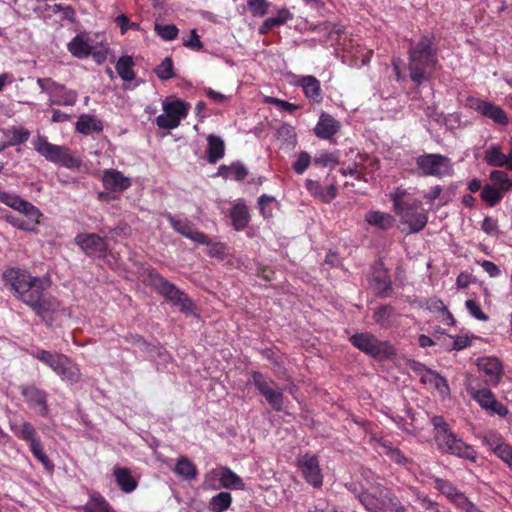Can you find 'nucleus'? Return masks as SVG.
Instances as JSON below:
<instances>
[{"instance_id":"18","label":"nucleus","mask_w":512,"mask_h":512,"mask_svg":"<svg viewBox=\"0 0 512 512\" xmlns=\"http://www.w3.org/2000/svg\"><path fill=\"white\" fill-rule=\"evenodd\" d=\"M102 182L103 186L112 192H122L131 186V180L115 169L105 170Z\"/></svg>"},{"instance_id":"17","label":"nucleus","mask_w":512,"mask_h":512,"mask_svg":"<svg viewBox=\"0 0 512 512\" xmlns=\"http://www.w3.org/2000/svg\"><path fill=\"white\" fill-rule=\"evenodd\" d=\"M477 367L489 378L487 383L497 385L503 375V368L500 361L495 357H482L477 360Z\"/></svg>"},{"instance_id":"11","label":"nucleus","mask_w":512,"mask_h":512,"mask_svg":"<svg viewBox=\"0 0 512 512\" xmlns=\"http://www.w3.org/2000/svg\"><path fill=\"white\" fill-rule=\"evenodd\" d=\"M75 243L87 256L105 257L108 250L106 238L96 233H80L75 237Z\"/></svg>"},{"instance_id":"15","label":"nucleus","mask_w":512,"mask_h":512,"mask_svg":"<svg viewBox=\"0 0 512 512\" xmlns=\"http://www.w3.org/2000/svg\"><path fill=\"white\" fill-rule=\"evenodd\" d=\"M0 202L35 220L41 215L37 207L16 194L0 191Z\"/></svg>"},{"instance_id":"54","label":"nucleus","mask_w":512,"mask_h":512,"mask_svg":"<svg viewBox=\"0 0 512 512\" xmlns=\"http://www.w3.org/2000/svg\"><path fill=\"white\" fill-rule=\"evenodd\" d=\"M264 397L275 411L283 409V394L281 391L272 390Z\"/></svg>"},{"instance_id":"30","label":"nucleus","mask_w":512,"mask_h":512,"mask_svg":"<svg viewBox=\"0 0 512 512\" xmlns=\"http://www.w3.org/2000/svg\"><path fill=\"white\" fill-rule=\"evenodd\" d=\"M484 161L493 167H504L508 163V158L502 152L499 145H491L486 151Z\"/></svg>"},{"instance_id":"26","label":"nucleus","mask_w":512,"mask_h":512,"mask_svg":"<svg viewBox=\"0 0 512 512\" xmlns=\"http://www.w3.org/2000/svg\"><path fill=\"white\" fill-rule=\"evenodd\" d=\"M114 476L117 485L125 493L134 491L137 487V481L131 475L128 468L116 467L114 469Z\"/></svg>"},{"instance_id":"21","label":"nucleus","mask_w":512,"mask_h":512,"mask_svg":"<svg viewBox=\"0 0 512 512\" xmlns=\"http://www.w3.org/2000/svg\"><path fill=\"white\" fill-rule=\"evenodd\" d=\"M340 129V123L327 113H322L319 121L314 128L317 137L321 139H330Z\"/></svg>"},{"instance_id":"58","label":"nucleus","mask_w":512,"mask_h":512,"mask_svg":"<svg viewBox=\"0 0 512 512\" xmlns=\"http://www.w3.org/2000/svg\"><path fill=\"white\" fill-rule=\"evenodd\" d=\"M124 339L127 343L140 346L147 352L151 351V345L141 335L129 333Z\"/></svg>"},{"instance_id":"48","label":"nucleus","mask_w":512,"mask_h":512,"mask_svg":"<svg viewBox=\"0 0 512 512\" xmlns=\"http://www.w3.org/2000/svg\"><path fill=\"white\" fill-rule=\"evenodd\" d=\"M435 487L444 495H446L450 500L454 497L455 494L459 492V490L449 481L435 478L434 479Z\"/></svg>"},{"instance_id":"33","label":"nucleus","mask_w":512,"mask_h":512,"mask_svg":"<svg viewBox=\"0 0 512 512\" xmlns=\"http://www.w3.org/2000/svg\"><path fill=\"white\" fill-rule=\"evenodd\" d=\"M84 512H113L109 503L100 494L91 495L89 501L83 506Z\"/></svg>"},{"instance_id":"64","label":"nucleus","mask_w":512,"mask_h":512,"mask_svg":"<svg viewBox=\"0 0 512 512\" xmlns=\"http://www.w3.org/2000/svg\"><path fill=\"white\" fill-rule=\"evenodd\" d=\"M386 454L390 457L391 460L398 464H405L408 462V459L398 448L387 447Z\"/></svg>"},{"instance_id":"41","label":"nucleus","mask_w":512,"mask_h":512,"mask_svg":"<svg viewBox=\"0 0 512 512\" xmlns=\"http://www.w3.org/2000/svg\"><path fill=\"white\" fill-rule=\"evenodd\" d=\"M30 449L34 457L44 466L47 471L52 472L54 470L55 465L44 453L43 446L40 441L34 442L32 446H30Z\"/></svg>"},{"instance_id":"61","label":"nucleus","mask_w":512,"mask_h":512,"mask_svg":"<svg viewBox=\"0 0 512 512\" xmlns=\"http://www.w3.org/2000/svg\"><path fill=\"white\" fill-rule=\"evenodd\" d=\"M337 187L334 184L329 185L326 190L315 191L325 203L331 202L337 196Z\"/></svg>"},{"instance_id":"56","label":"nucleus","mask_w":512,"mask_h":512,"mask_svg":"<svg viewBox=\"0 0 512 512\" xmlns=\"http://www.w3.org/2000/svg\"><path fill=\"white\" fill-rule=\"evenodd\" d=\"M407 195L406 190L401 188H396L395 191L391 194V200L393 202L394 211H398L399 209L406 206L408 200H404V197Z\"/></svg>"},{"instance_id":"43","label":"nucleus","mask_w":512,"mask_h":512,"mask_svg":"<svg viewBox=\"0 0 512 512\" xmlns=\"http://www.w3.org/2000/svg\"><path fill=\"white\" fill-rule=\"evenodd\" d=\"M393 307L390 305H382L373 313V319L381 327H387L390 324V317L393 314Z\"/></svg>"},{"instance_id":"39","label":"nucleus","mask_w":512,"mask_h":512,"mask_svg":"<svg viewBox=\"0 0 512 512\" xmlns=\"http://www.w3.org/2000/svg\"><path fill=\"white\" fill-rule=\"evenodd\" d=\"M252 381L257 390L261 395L265 396L269 392H271L274 386H276L275 382L271 379L266 378L261 372L254 371L252 373Z\"/></svg>"},{"instance_id":"37","label":"nucleus","mask_w":512,"mask_h":512,"mask_svg":"<svg viewBox=\"0 0 512 512\" xmlns=\"http://www.w3.org/2000/svg\"><path fill=\"white\" fill-rule=\"evenodd\" d=\"M189 105L181 100L164 103L163 110L166 114L177 117L179 122L186 117Z\"/></svg>"},{"instance_id":"22","label":"nucleus","mask_w":512,"mask_h":512,"mask_svg":"<svg viewBox=\"0 0 512 512\" xmlns=\"http://www.w3.org/2000/svg\"><path fill=\"white\" fill-rule=\"evenodd\" d=\"M476 110L483 116L492 119L495 123L500 125H507L508 118L505 111L497 105L488 101H481L476 107Z\"/></svg>"},{"instance_id":"62","label":"nucleus","mask_w":512,"mask_h":512,"mask_svg":"<svg viewBox=\"0 0 512 512\" xmlns=\"http://www.w3.org/2000/svg\"><path fill=\"white\" fill-rule=\"evenodd\" d=\"M208 248V255L212 257H216L219 259H224L226 255L225 246L222 243H212L210 241V244L207 245Z\"/></svg>"},{"instance_id":"10","label":"nucleus","mask_w":512,"mask_h":512,"mask_svg":"<svg viewBox=\"0 0 512 512\" xmlns=\"http://www.w3.org/2000/svg\"><path fill=\"white\" fill-rule=\"evenodd\" d=\"M403 224L409 228V233L421 231L427 224L428 215L418 199H409L406 206L395 212Z\"/></svg>"},{"instance_id":"7","label":"nucleus","mask_w":512,"mask_h":512,"mask_svg":"<svg viewBox=\"0 0 512 512\" xmlns=\"http://www.w3.org/2000/svg\"><path fill=\"white\" fill-rule=\"evenodd\" d=\"M34 357L49 366L63 381L74 384L81 380L82 373L78 364L64 354L40 349Z\"/></svg>"},{"instance_id":"1","label":"nucleus","mask_w":512,"mask_h":512,"mask_svg":"<svg viewBox=\"0 0 512 512\" xmlns=\"http://www.w3.org/2000/svg\"><path fill=\"white\" fill-rule=\"evenodd\" d=\"M3 278L14 295L29 306L37 316L48 325L54 321V315L64 311L61 303L53 296L44 293V282L39 277L18 268L4 272Z\"/></svg>"},{"instance_id":"31","label":"nucleus","mask_w":512,"mask_h":512,"mask_svg":"<svg viewBox=\"0 0 512 512\" xmlns=\"http://www.w3.org/2000/svg\"><path fill=\"white\" fill-rule=\"evenodd\" d=\"M365 220L372 226H375L382 230H387L392 227L393 218L392 216L380 212V211H369L365 215Z\"/></svg>"},{"instance_id":"35","label":"nucleus","mask_w":512,"mask_h":512,"mask_svg":"<svg viewBox=\"0 0 512 512\" xmlns=\"http://www.w3.org/2000/svg\"><path fill=\"white\" fill-rule=\"evenodd\" d=\"M8 146H16L26 142L30 137V131L23 127H13L5 131Z\"/></svg>"},{"instance_id":"25","label":"nucleus","mask_w":512,"mask_h":512,"mask_svg":"<svg viewBox=\"0 0 512 512\" xmlns=\"http://www.w3.org/2000/svg\"><path fill=\"white\" fill-rule=\"evenodd\" d=\"M207 158L209 163H216L218 160L224 157L225 144L224 141L216 135H208L207 137Z\"/></svg>"},{"instance_id":"12","label":"nucleus","mask_w":512,"mask_h":512,"mask_svg":"<svg viewBox=\"0 0 512 512\" xmlns=\"http://www.w3.org/2000/svg\"><path fill=\"white\" fill-rule=\"evenodd\" d=\"M467 391L483 409L489 410L492 414H497L501 417H505L508 415L509 411L507 407L500 403L499 401H497L490 390L475 389L469 385L467 386Z\"/></svg>"},{"instance_id":"5","label":"nucleus","mask_w":512,"mask_h":512,"mask_svg":"<svg viewBox=\"0 0 512 512\" xmlns=\"http://www.w3.org/2000/svg\"><path fill=\"white\" fill-rule=\"evenodd\" d=\"M34 149L47 161L69 169H79L82 159L68 147L50 143L46 137L38 136L33 141Z\"/></svg>"},{"instance_id":"45","label":"nucleus","mask_w":512,"mask_h":512,"mask_svg":"<svg viewBox=\"0 0 512 512\" xmlns=\"http://www.w3.org/2000/svg\"><path fill=\"white\" fill-rule=\"evenodd\" d=\"M313 162L315 165H318L320 167H329L331 169L336 167L339 163L338 155L337 153L334 152L322 153L318 157H315Z\"/></svg>"},{"instance_id":"3","label":"nucleus","mask_w":512,"mask_h":512,"mask_svg":"<svg viewBox=\"0 0 512 512\" xmlns=\"http://www.w3.org/2000/svg\"><path fill=\"white\" fill-rule=\"evenodd\" d=\"M358 499L369 512H407L408 510L390 488L375 479L365 480L364 489L358 495Z\"/></svg>"},{"instance_id":"50","label":"nucleus","mask_w":512,"mask_h":512,"mask_svg":"<svg viewBox=\"0 0 512 512\" xmlns=\"http://www.w3.org/2000/svg\"><path fill=\"white\" fill-rule=\"evenodd\" d=\"M247 5L255 16H264L268 13L269 3L266 0H248Z\"/></svg>"},{"instance_id":"44","label":"nucleus","mask_w":512,"mask_h":512,"mask_svg":"<svg viewBox=\"0 0 512 512\" xmlns=\"http://www.w3.org/2000/svg\"><path fill=\"white\" fill-rule=\"evenodd\" d=\"M155 73L162 80H168L175 76L173 71V62L170 57L164 58L160 65L155 69Z\"/></svg>"},{"instance_id":"59","label":"nucleus","mask_w":512,"mask_h":512,"mask_svg":"<svg viewBox=\"0 0 512 512\" xmlns=\"http://www.w3.org/2000/svg\"><path fill=\"white\" fill-rule=\"evenodd\" d=\"M183 45L196 51H200L203 48V43L200 41L196 29L191 30V37L189 39H185L183 41Z\"/></svg>"},{"instance_id":"19","label":"nucleus","mask_w":512,"mask_h":512,"mask_svg":"<svg viewBox=\"0 0 512 512\" xmlns=\"http://www.w3.org/2000/svg\"><path fill=\"white\" fill-rule=\"evenodd\" d=\"M298 86H300L303 89L305 97L311 102V103H321L323 96H322V90L320 81L312 76H302L298 79L297 83Z\"/></svg>"},{"instance_id":"6","label":"nucleus","mask_w":512,"mask_h":512,"mask_svg":"<svg viewBox=\"0 0 512 512\" xmlns=\"http://www.w3.org/2000/svg\"><path fill=\"white\" fill-rule=\"evenodd\" d=\"M148 280L151 286L167 301L178 306L181 312L192 313L194 303L188 295L175 284L169 282L155 270L148 271Z\"/></svg>"},{"instance_id":"32","label":"nucleus","mask_w":512,"mask_h":512,"mask_svg":"<svg viewBox=\"0 0 512 512\" xmlns=\"http://www.w3.org/2000/svg\"><path fill=\"white\" fill-rule=\"evenodd\" d=\"M219 481L223 488L236 490L244 488L243 480L236 473H234L227 467L222 468V473L219 478Z\"/></svg>"},{"instance_id":"2","label":"nucleus","mask_w":512,"mask_h":512,"mask_svg":"<svg viewBox=\"0 0 512 512\" xmlns=\"http://www.w3.org/2000/svg\"><path fill=\"white\" fill-rule=\"evenodd\" d=\"M433 41V36L424 35L417 44H410L408 69L411 80L417 85L429 81L435 70L437 53Z\"/></svg>"},{"instance_id":"40","label":"nucleus","mask_w":512,"mask_h":512,"mask_svg":"<svg viewBox=\"0 0 512 512\" xmlns=\"http://www.w3.org/2000/svg\"><path fill=\"white\" fill-rule=\"evenodd\" d=\"M501 190L492 185L486 184L481 191V199L487 203L488 206L493 207L502 198Z\"/></svg>"},{"instance_id":"47","label":"nucleus","mask_w":512,"mask_h":512,"mask_svg":"<svg viewBox=\"0 0 512 512\" xmlns=\"http://www.w3.org/2000/svg\"><path fill=\"white\" fill-rule=\"evenodd\" d=\"M17 436L22 440L29 442L30 446H32L34 442H39V440L36 438V430L29 422H24L22 424L20 431L17 433Z\"/></svg>"},{"instance_id":"42","label":"nucleus","mask_w":512,"mask_h":512,"mask_svg":"<svg viewBox=\"0 0 512 512\" xmlns=\"http://www.w3.org/2000/svg\"><path fill=\"white\" fill-rule=\"evenodd\" d=\"M490 180L499 187L502 192L509 191L512 187V181L508 174L501 170H494L490 173Z\"/></svg>"},{"instance_id":"23","label":"nucleus","mask_w":512,"mask_h":512,"mask_svg":"<svg viewBox=\"0 0 512 512\" xmlns=\"http://www.w3.org/2000/svg\"><path fill=\"white\" fill-rule=\"evenodd\" d=\"M49 91L51 97H58V91H64L65 97L64 99H53L52 103L57 105H66L71 106L74 105L77 101V93L73 90L67 89L63 84L57 83L50 78V82H48Z\"/></svg>"},{"instance_id":"34","label":"nucleus","mask_w":512,"mask_h":512,"mask_svg":"<svg viewBox=\"0 0 512 512\" xmlns=\"http://www.w3.org/2000/svg\"><path fill=\"white\" fill-rule=\"evenodd\" d=\"M133 59L131 56H122L116 63V71L124 81H132L135 78L133 71Z\"/></svg>"},{"instance_id":"46","label":"nucleus","mask_w":512,"mask_h":512,"mask_svg":"<svg viewBox=\"0 0 512 512\" xmlns=\"http://www.w3.org/2000/svg\"><path fill=\"white\" fill-rule=\"evenodd\" d=\"M154 29L164 40H174L178 36V28L174 24L161 25L156 23Z\"/></svg>"},{"instance_id":"24","label":"nucleus","mask_w":512,"mask_h":512,"mask_svg":"<svg viewBox=\"0 0 512 512\" xmlns=\"http://www.w3.org/2000/svg\"><path fill=\"white\" fill-rule=\"evenodd\" d=\"M173 471L176 475L187 481L196 479L198 475L197 467L186 456L178 458Z\"/></svg>"},{"instance_id":"55","label":"nucleus","mask_w":512,"mask_h":512,"mask_svg":"<svg viewBox=\"0 0 512 512\" xmlns=\"http://www.w3.org/2000/svg\"><path fill=\"white\" fill-rule=\"evenodd\" d=\"M311 157L309 153L303 151L298 155L297 160L293 164V169L297 174H302L310 165Z\"/></svg>"},{"instance_id":"20","label":"nucleus","mask_w":512,"mask_h":512,"mask_svg":"<svg viewBox=\"0 0 512 512\" xmlns=\"http://www.w3.org/2000/svg\"><path fill=\"white\" fill-rule=\"evenodd\" d=\"M371 285L379 296H385L391 289L390 276L382 262L378 263L374 268Z\"/></svg>"},{"instance_id":"29","label":"nucleus","mask_w":512,"mask_h":512,"mask_svg":"<svg viewBox=\"0 0 512 512\" xmlns=\"http://www.w3.org/2000/svg\"><path fill=\"white\" fill-rule=\"evenodd\" d=\"M233 227L240 231L247 227L249 223V213L246 205L236 204L230 213Z\"/></svg>"},{"instance_id":"28","label":"nucleus","mask_w":512,"mask_h":512,"mask_svg":"<svg viewBox=\"0 0 512 512\" xmlns=\"http://www.w3.org/2000/svg\"><path fill=\"white\" fill-rule=\"evenodd\" d=\"M69 52L77 58H86L92 53V47L82 35H76L68 44Z\"/></svg>"},{"instance_id":"53","label":"nucleus","mask_w":512,"mask_h":512,"mask_svg":"<svg viewBox=\"0 0 512 512\" xmlns=\"http://www.w3.org/2000/svg\"><path fill=\"white\" fill-rule=\"evenodd\" d=\"M274 201L275 197L268 196L266 194H263L258 198L259 209L264 218L272 217L273 212L272 209L269 207V204H271Z\"/></svg>"},{"instance_id":"60","label":"nucleus","mask_w":512,"mask_h":512,"mask_svg":"<svg viewBox=\"0 0 512 512\" xmlns=\"http://www.w3.org/2000/svg\"><path fill=\"white\" fill-rule=\"evenodd\" d=\"M482 230L488 235H497L499 233L497 221L489 216L485 217L482 222Z\"/></svg>"},{"instance_id":"36","label":"nucleus","mask_w":512,"mask_h":512,"mask_svg":"<svg viewBox=\"0 0 512 512\" xmlns=\"http://www.w3.org/2000/svg\"><path fill=\"white\" fill-rule=\"evenodd\" d=\"M232 503V496L229 492H220L213 496L209 502L211 512H224Z\"/></svg>"},{"instance_id":"27","label":"nucleus","mask_w":512,"mask_h":512,"mask_svg":"<svg viewBox=\"0 0 512 512\" xmlns=\"http://www.w3.org/2000/svg\"><path fill=\"white\" fill-rule=\"evenodd\" d=\"M76 130L85 135H89L93 132H100L103 130L101 121L97 120L92 115H81L76 122Z\"/></svg>"},{"instance_id":"52","label":"nucleus","mask_w":512,"mask_h":512,"mask_svg":"<svg viewBox=\"0 0 512 512\" xmlns=\"http://www.w3.org/2000/svg\"><path fill=\"white\" fill-rule=\"evenodd\" d=\"M264 103L273 104V105L277 106L279 109L287 111L289 113H293L295 110H297L299 108V106H297L293 103H290L285 100H281V99H278V98L272 97V96L265 97Z\"/></svg>"},{"instance_id":"9","label":"nucleus","mask_w":512,"mask_h":512,"mask_svg":"<svg viewBox=\"0 0 512 512\" xmlns=\"http://www.w3.org/2000/svg\"><path fill=\"white\" fill-rule=\"evenodd\" d=\"M416 172L422 176L441 178L451 173V160L442 154H423L415 159Z\"/></svg>"},{"instance_id":"13","label":"nucleus","mask_w":512,"mask_h":512,"mask_svg":"<svg viewBox=\"0 0 512 512\" xmlns=\"http://www.w3.org/2000/svg\"><path fill=\"white\" fill-rule=\"evenodd\" d=\"M298 467L302 471L305 480L314 488H320L323 484L318 458L314 455L305 454L298 459Z\"/></svg>"},{"instance_id":"14","label":"nucleus","mask_w":512,"mask_h":512,"mask_svg":"<svg viewBox=\"0 0 512 512\" xmlns=\"http://www.w3.org/2000/svg\"><path fill=\"white\" fill-rule=\"evenodd\" d=\"M166 219L169 221L173 229L181 234L182 236L198 243V244H204L209 245L210 239L209 237L200 231L194 230L193 225L191 222H189L187 219L180 220L174 217L170 213L165 214Z\"/></svg>"},{"instance_id":"16","label":"nucleus","mask_w":512,"mask_h":512,"mask_svg":"<svg viewBox=\"0 0 512 512\" xmlns=\"http://www.w3.org/2000/svg\"><path fill=\"white\" fill-rule=\"evenodd\" d=\"M20 389L22 396L25 398V401L29 406L32 408H38L39 413L42 416H45L48 412L46 392L35 385H23Z\"/></svg>"},{"instance_id":"51","label":"nucleus","mask_w":512,"mask_h":512,"mask_svg":"<svg viewBox=\"0 0 512 512\" xmlns=\"http://www.w3.org/2000/svg\"><path fill=\"white\" fill-rule=\"evenodd\" d=\"M156 124L162 129H174L179 126L180 122L177 117L165 113L156 118Z\"/></svg>"},{"instance_id":"8","label":"nucleus","mask_w":512,"mask_h":512,"mask_svg":"<svg viewBox=\"0 0 512 512\" xmlns=\"http://www.w3.org/2000/svg\"><path fill=\"white\" fill-rule=\"evenodd\" d=\"M350 342L363 353L379 361L392 359L397 355L396 349L389 341H381L369 332L352 335Z\"/></svg>"},{"instance_id":"63","label":"nucleus","mask_w":512,"mask_h":512,"mask_svg":"<svg viewBox=\"0 0 512 512\" xmlns=\"http://www.w3.org/2000/svg\"><path fill=\"white\" fill-rule=\"evenodd\" d=\"M430 374L433 377V380H431V382H433L434 387L441 393H448L449 386L447 384L446 379L435 372H430Z\"/></svg>"},{"instance_id":"57","label":"nucleus","mask_w":512,"mask_h":512,"mask_svg":"<svg viewBox=\"0 0 512 512\" xmlns=\"http://www.w3.org/2000/svg\"><path fill=\"white\" fill-rule=\"evenodd\" d=\"M495 453L504 462H506L510 468H512V447L507 444H500L495 448Z\"/></svg>"},{"instance_id":"38","label":"nucleus","mask_w":512,"mask_h":512,"mask_svg":"<svg viewBox=\"0 0 512 512\" xmlns=\"http://www.w3.org/2000/svg\"><path fill=\"white\" fill-rule=\"evenodd\" d=\"M223 170H227L231 172V176L234 177L235 180L241 181L248 175V170L241 162H234L230 166L221 165L218 169V174L228 178L230 177L229 173L223 174Z\"/></svg>"},{"instance_id":"4","label":"nucleus","mask_w":512,"mask_h":512,"mask_svg":"<svg viewBox=\"0 0 512 512\" xmlns=\"http://www.w3.org/2000/svg\"><path fill=\"white\" fill-rule=\"evenodd\" d=\"M434 427V440L436 447L442 454L453 455L471 462H476L477 452L454 434L449 424L441 416L431 419Z\"/></svg>"},{"instance_id":"49","label":"nucleus","mask_w":512,"mask_h":512,"mask_svg":"<svg viewBox=\"0 0 512 512\" xmlns=\"http://www.w3.org/2000/svg\"><path fill=\"white\" fill-rule=\"evenodd\" d=\"M465 307L468 312L479 321H488L489 316L484 313L480 305L473 299H468L465 302Z\"/></svg>"}]
</instances>
